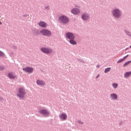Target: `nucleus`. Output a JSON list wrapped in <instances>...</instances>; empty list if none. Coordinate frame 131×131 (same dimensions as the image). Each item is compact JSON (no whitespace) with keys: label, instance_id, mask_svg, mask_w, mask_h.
Instances as JSON below:
<instances>
[{"label":"nucleus","instance_id":"412c9836","mask_svg":"<svg viewBox=\"0 0 131 131\" xmlns=\"http://www.w3.org/2000/svg\"><path fill=\"white\" fill-rule=\"evenodd\" d=\"M130 62H131V61L125 62V64H124V67H125L128 65L129 64H130Z\"/></svg>","mask_w":131,"mask_h":131},{"label":"nucleus","instance_id":"f03ea898","mask_svg":"<svg viewBox=\"0 0 131 131\" xmlns=\"http://www.w3.org/2000/svg\"><path fill=\"white\" fill-rule=\"evenodd\" d=\"M40 33L42 35H44L45 36H50V35H51V32L50 31L45 29L41 30Z\"/></svg>","mask_w":131,"mask_h":131},{"label":"nucleus","instance_id":"f3484780","mask_svg":"<svg viewBox=\"0 0 131 131\" xmlns=\"http://www.w3.org/2000/svg\"><path fill=\"white\" fill-rule=\"evenodd\" d=\"M74 39H70V42L71 45H76V42L74 40Z\"/></svg>","mask_w":131,"mask_h":131},{"label":"nucleus","instance_id":"20e7f679","mask_svg":"<svg viewBox=\"0 0 131 131\" xmlns=\"http://www.w3.org/2000/svg\"><path fill=\"white\" fill-rule=\"evenodd\" d=\"M113 15L116 18H119L121 16L120 11L118 9H115L113 12Z\"/></svg>","mask_w":131,"mask_h":131},{"label":"nucleus","instance_id":"aec40b11","mask_svg":"<svg viewBox=\"0 0 131 131\" xmlns=\"http://www.w3.org/2000/svg\"><path fill=\"white\" fill-rule=\"evenodd\" d=\"M113 86L114 88L116 89L118 87V84L117 83H113Z\"/></svg>","mask_w":131,"mask_h":131},{"label":"nucleus","instance_id":"1a4fd4ad","mask_svg":"<svg viewBox=\"0 0 131 131\" xmlns=\"http://www.w3.org/2000/svg\"><path fill=\"white\" fill-rule=\"evenodd\" d=\"M71 12L72 14H73L74 15H78V14H79L80 11L79 9L77 8H74L71 10Z\"/></svg>","mask_w":131,"mask_h":131},{"label":"nucleus","instance_id":"b1692460","mask_svg":"<svg viewBox=\"0 0 131 131\" xmlns=\"http://www.w3.org/2000/svg\"><path fill=\"white\" fill-rule=\"evenodd\" d=\"M126 33H127V34H128V35H129V36L131 35V34L129 32L127 31H126Z\"/></svg>","mask_w":131,"mask_h":131},{"label":"nucleus","instance_id":"423d86ee","mask_svg":"<svg viewBox=\"0 0 131 131\" xmlns=\"http://www.w3.org/2000/svg\"><path fill=\"white\" fill-rule=\"evenodd\" d=\"M59 118L62 121H64L68 118V116L66 114L62 113L59 115Z\"/></svg>","mask_w":131,"mask_h":131},{"label":"nucleus","instance_id":"6e6552de","mask_svg":"<svg viewBox=\"0 0 131 131\" xmlns=\"http://www.w3.org/2000/svg\"><path fill=\"white\" fill-rule=\"evenodd\" d=\"M39 113L40 114L44 115H49V112L47 110H45V109L40 110Z\"/></svg>","mask_w":131,"mask_h":131},{"label":"nucleus","instance_id":"0eeeda50","mask_svg":"<svg viewBox=\"0 0 131 131\" xmlns=\"http://www.w3.org/2000/svg\"><path fill=\"white\" fill-rule=\"evenodd\" d=\"M66 36L67 38H69V39H74L75 36L72 33H67L66 34Z\"/></svg>","mask_w":131,"mask_h":131},{"label":"nucleus","instance_id":"4468645a","mask_svg":"<svg viewBox=\"0 0 131 131\" xmlns=\"http://www.w3.org/2000/svg\"><path fill=\"white\" fill-rule=\"evenodd\" d=\"M36 83L37 85H43L45 84V82L42 80H37L36 81Z\"/></svg>","mask_w":131,"mask_h":131},{"label":"nucleus","instance_id":"9d476101","mask_svg":"<svg viewBox=\"0 0 131 131\" xmlns=\"http://www.w3.org/2000/svg\"><path fill=\"white\" fill-rule=\"evenodd\" d=\"M23 70L26 71L27 73H32L33 71V68L29 67L24 68Z\"/></svg>","mask_w":131,"mask_h":131},{"label":"nucleus","instance_id":"393cba45","mask_svg":"<svg viewBox=\"0 0 131 131\" xmlns=\"http://www.w3.org/2000/svg\"><path fill=\"white\" fill-rule=\"evenodd\" d=\"M128 56V55H126V56L124 57V58H123V59H124V60H125V59L126 58H127V57Z\"/></svg>","mask_w":131,"mask_h":131},{"label":"nucleus","instance_id":"7ed1b4c3","mask_svg":"<svg viewBox=\"0 0 131 131\" xmlns=\"http://www.w3.org/2000/svg\"><path fill=\"white\" fill-rule=\"evenodd\" d=\"M59 21L61 22V23H64L66 24V23H68L69 20L68 17L65 16H61L59 17Z\"/></svg>","mask_w":131,"mask_h":131},{"label":"nucleus","instance_id":"f8f14e48","mask_svg":"<svg viewBox=\"0 0 131 131\" xmlns=\"http://www.w3.org/2000/svg\"><path fill=\"white\" fill-rule=\"evenodd\" d=\"M38 25L40 27H43V28H45V27H47V24L43 21H40L38 23Z\"/></svg>","mask_w":131,"mask_h":131},{"label":"nucleus","instance_id":"39448f33","mask_svg":"<svg viewBox=\"0 0 131 131\" xmlns=\"http://www.w3.org/2000/svg\"><path fill=\"white\" fill-rule=\"evenodd\" d=\"M41 51L45 54H50V53H52V50L51 49H48L46 48H41Z\"/></svg>","mask_w":131,"mask_h":131},{"label":"nucleus","instance_id":"cd10ccee","mask_svg":"<svg viewBox=\"0 0 131 131\" xmlns=\"http://www.w3.org/2000/svg\"><path fill=\"white\" fill-rule=\"evenodd\" d=\"M97 68H99V65H97Z\"/></svg>","mask_w":131,"mask_h":131},{"label":"nucleus","instance_id":"ddd939ff","mask_svg":"<svg viewBox=\"0 0 131 131\" xmlns=\"http://www.w3.org/2000/svg\"><path fill=\"white\" fill-rule=\"evenodd\" d=\"M82 18L83 20H88V19H89V16L88 14H83L82 15Z\"/></svg>","mask_w":131,"mask_h":131},{"label":"nucleus","instance_id":"4be33fe9","mask_svg":"<svg viewBox=\"0 0 131 131\" xmlns=\"http://www.w3.org/2000/svg\"><path fill=\"white\" fill-rule=\"evenodd\" d=\"M5 56V54H4V53H3V52L0 51V56H1V57H3V56Z\"/></svg>","mask_w":131,"mask_h":131},{"label":"nucleus","instance_id":"bb28decb","mask_svg":"<svg viewBox=\"0 0 131 131\" xmlns=\"http://www.w3.org/2000/svg\"><path fill=\"white\" fill-rule=\"evenodd\" d=\"M2 99L3 98H2V97H0V101H2Z\"/></svg>","mask_w":131,"mask_h":131},{"label":"nucleus","instance_id":"a878e982","mask_svg":"<svg viewBox=\"0 0 131 131\" xmlns=\"http://www.w3.org/2000/svg\"><path fill=\"white\" fill-rule=\"evenodd\" d=\"M3 24V23H2V21H0V25H2Z\"/></svg>","mask_w":131,"mask_h":131},{"label":"nucleus","instance_id":"c85d7f7f","mask_svg":"<svg viewBox=\"0 0 131 131\" xmlns=\"http://www.w3.org/2000/svg\"><path fill=\"white\" fill-rule=\"evenodd\" d=\"M46 9L49 8V7H46Z\"/></svg>","mask_w":131,"mask_h":131},{"label":"nucleus","instance_id":"6ab92c4d","mask_svg":"<svg viewBox=\"0 0 131 131\" xmlns=\"http://www.w3.org/2000/svg\"><path fill=\"white\" fill-rule=\"evenodd\" d=\"M124 61V59H120L119 60H118V61H117V63H121V62H122L123 61Z\"/></svg>","mask_w":131,"mask_h":131},{"label":"nucleus","instance_id":"9b49d317","mask_svg":"<svg viewBox=\"0 0 131 131\" xmlns=\"http://www.w3.org/2000/svg\"><path fill=\"white\" fill-rule=\"evenodd\" d=\"M8 77L10 79H15L16 78V75H15V74L14 73H8Z\"/></svg>","mask_w":131,"mask_h":131},{"label":"nucleus","instance_id":"f257e3e1","mask_svg":"<svg viewBox=\"0 0 131 131\" xmlns=\"http://www.w3.org/2000/svg\"><path fill=\"white\" fill-rule=\"evenodd\" d=\"M26 92L24 88H20L18 89V93L17 94V96L19 98H23L24 97V96L26 94Z\"/></svg>","mask_w":131,"mask_h":131},{"label":"nucleus","instance_id":"dca6fc26","mask_svg":"<svg viewBox=\"0 0 131 131\" xmlns=\"http://www.w3.org/2000/svg\"><path fill=\"white\" fill-rule=\"evenodd\" d=\"M130 75H131V72H127L124 75V77L125 78L128 77Z\"/></svg>","mask_w":131,"mask_h":131},{"label":"nucleus","instance_id":"5701e85b","mask_svg":"<svg viewBox=\"0 0 131 131\" xmlns=\"http://www.w3.org/2000/svg\"><path fill=\"white\" fill-rule=\"evenodd\" d=\"M5 68L4 67H0V71L4 70Z\"/></svg>","mask_w":131,"mask_h":131},{"label":"nucleus","instance_id":"c756f323","mask_svg":"<svg viewBox=\"0 0 131 131\" xmlns=\"http://www.w3.org/2000/svg\"><path fill=\"white\" fill-rule=\"evenodd\" d=\"M130 48H131V46H130Z\"/></svg>","mask_w":131,"mask_h":131},{"label":"nucleus","instance_id":"a211bd4d","mask_svg":"<svg viewBox=\"0 0 131 131\" xmlns=\"http://www.w3.org/2000/svg\"><path fill=\"white\" fill-rule=\"evenodd\" d=\"M110 71H111V68H107L105 70L104 72L105 73H107L109 72Z\"/></svg>","mask_w":131,"mask_h":131},{"label":"nucleus","instance_id":"2eb2a0df","mask_svg":"<svg viewBox=\"0 0 131 131\" xmlns=\"http://www.w3.org/2000/svg\"><path fill=\"white\" fill-rule=\"evenodd\" d=\"M111 98L113 100H116L117 99V95L116 94H111Z\"/></svg>","mask_w":131,"mask_h":131}]
</instances>
